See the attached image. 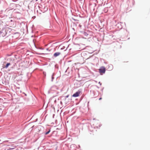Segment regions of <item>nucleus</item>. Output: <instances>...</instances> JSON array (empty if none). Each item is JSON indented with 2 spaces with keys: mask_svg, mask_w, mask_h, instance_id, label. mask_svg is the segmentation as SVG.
<instances>
[{
  "mask_svg": "<svg viewBox=\"0 0 150 150\" xmlns=\"http://www.w3.org/2000/svg\"><path fill=\"white\" fill-rule=\"evenodd\" d=\"M68 97V96H67V97Z\"/></svg>",
  "mask_w": 150,
  "mask_h": 150,
  "instance_id": "obj_10",
  "label": "nucleus"
},
{
  "mask_svg": "<svg viewBox=\"0 0 150 150\" xmlns=\"http://www.w3.org/2000/svg\"><path fill=\"white\" fill-rule=\"evenodd\" d=\"M54 74H53L52 75V81H53V79L54 78Z\"/></svg>",
  "mask_w": 150,
  "mask_h": 150,
  "instance_id": "obj_6",
  "label": "nucleus"
},
{
  "mask_svg": "<svg viewBox=\"0 0 150 150\" xmlns=\"http://www.w3.org/2000/svg\"><path fill=\"white\" fill-rule=\"evenodd\" d=\"M99 72L101 74H104L105 71V69L104 67H101L100 69H99Z\"/></svg>",
  "mask_w": 150,
  "mask_h": 150,
  "instance_id": "obj_1",
  "label": "nucleus"
},
{
  "mask_svg": "<svg viewBox=\"0 0 150 150\" xmlns=\"http://www.w3.org/2000/svg\"><path fill=\"white\" fill-rule=\"evenodd\" d=\"M10 65V63H7L6 66H5V67H4V68H7L8 67V66H9Z\"/></svg>",
  "mask_w": 150,
  "mask_h": 150,
  "instance_id": "obj_4",
  "label": "nucleus"
},
{
  "mask_svg": "<svg viewBox=\"0 0 150 150\" xmlns=\"http://www.w3.org/2000/svg\"><path fill=\"white\" fill-rule=\"evenodd\" d=\"M84 34L85 35H86V36H87V35H88L86 33V32H84Z\"/></svg>",
  "mask_w": 150,
  "mask_h": 150,
  "instance_id": "obj_7",
  "label": "nucleus"
},
{
  "mask_svg": "<svg viewBox=\"0 0 150 150\" xmlns=\"http://www.w3.org/2000/svg\"><path fill=\"white\" fill-rule=\"evenodd\" d=\"M101 99H102V98H100L99 99V100H101Z\"/></svg>",
  "mask_w": 150,
  "mask_h": 150,
  "instance_id": "obj_8",
  "label": "nucleus"
},
{
  "mask_svg": "<svg viewBox=\"0 0 150 150\" xmlns=\"http://www.w3.org/2000/svg\"><path fill=\"white\" fill-rule=\"evenodd\" d=\"M50 132V130H49V131H48V132H46L45 133V134L46 135H47V134H48L49 133V132Z\"/></svg>",
  "mask_w": 150,
  "mask_h": 150,
  "instance_id": "obj_5",
  "label": "nucleus"
},
{
  "mask_svg": "<svg viewBox=\"0 0 150 150\" xmlns=\"http://www.w3.org/2000/svg\"><path fill=\"white\" fill-rule=\"evenodd\" d=\"M8 141H6V142H8Z\"/></svg>",
  "mask_w": 150,
  "mask_h": 150,
  "instance_id": "obj_9",
  "label": "nucleus"
},
{
  "mask_svg": "<svg viewBox=\"0 0 150 150\" xmlns=\"http://www.w3.org/2000/svg\"><path fill=\"white\" fill-rule=\"evenodd\" d=\"M1 32V31H0V32Z\"/></svg>",
  "mask_w": 150,
  "mask_h": 150,
  "instance_id": "obj_11",
  "label": "nucleus"
},
{
  "mask_svg": "<svg viewBox=\"0 0 150 150\" xmlns=\"http://www.w3.org/2000/svg\"><path fill=\"white\" fill-rule=\"evenodd\" d=\"M81 91H78L76 92L72 96L74 97H77L79 96V94L81 93Z\"/></svg>",
  "mask_w": 150,
  "mask_h": 150,
  "instance_id": "obj_2",
  "label": "nucleus"
},
{
  "mask_svg": "<svg viewBox=\"0 0 150 150\" xmlns=\"http://www.w3.org/2000/svg\"><path fill=\"white\" fill-rule=\"evenodd\" d=\"M61 54V53L59 52H57L55 53L54 54V56L55 57H56L58 56H59L60 54Z\"/></svg>",
  "mask_w": 150,
  "mask_h": 150,
  "instance_id": "obj_3",
  "label": "nucleus"
}]
</instances>
